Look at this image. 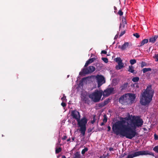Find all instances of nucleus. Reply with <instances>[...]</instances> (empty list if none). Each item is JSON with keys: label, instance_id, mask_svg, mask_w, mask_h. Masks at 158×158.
<instances>
[{"label": "nucleus", "instance_id": "51", "mask_svg": "<svg viewBox=\"0 0 158 158\" xmlns=\"http://www.w3.org/2000/svg\"><path fill=\"white\" fill-rule=\"evenodd\" d=\"M70 139H70V138H69V139H67V142L70 141Z\"/></svg>", "mask_w": 158, "mask_h": 158}, {"label": "nucleus", "instance_id": "16", "mask_svg": "<svg viewBox=\"0 0 158 158\" xmlns=\"http://www.w3.org/2000/svg\"><path fill=\"white\" fill-rule=\"evenodd\" d=\"M118 65L115 67V68L117 70H120L124 67V64L122 62L118 63Z\"/></svg>", "mask_w": 158, "mask_h": 158}, {"label": "nucleus", "instance_id": "30", "mask_svg": "<svg viewBox=\"0 0 158 158\" xmlns=\"http://www.w3.org/2000/svg\"><path fill=\"white\" fill-rule=\"evenodd\" d=\"M153 58L155 59L156 61H158V54H156L153 56Z\"/></svg>", "mask_w": 158, "mask_h": 158}, {"label": "nucleus", "instance_id": "22", "mask_svg": "<svg viewBox=\"0 0 158 158\" xmlns=\"http://www.w3.org/2000/svg\"><path fill=\"white\" fill-rule=\"evenodd\" d=\"M88 150V148L85 147L84 149H83L81 151V154L83 156L85 153L86 152H87Z\"/></svg>", "mask_w": 158, "mask_h": 158}, {"label": "nucleus", "instance_id": "11", "mask_svg": "<svg viewBox=\"0 0 158 158\" xmlns=\"http://www.w3.org/2000/svg\"><path fill=\"white\" fill-rule=\"evenodd\" d=\"M118 48L121 49L122 50L126 49L127 48H129V43L127 42H125L122 45H119Z\"/></svg>", "mask_w": 158, "mask_h": 158}, {"label": "nucleus", "instance_id": "41", "mask_svg": "<svg viewBox=\"0 0 158 158\" xmlns=\"http://www.w3.org/2000/svg\"><path fill=\"white\" fill-rule=\"evenodd\" d=\"M99 106L101 107H103L105 106V105H104V104L103 102L99 103Z\"/></svg>", "mask_w": 158, "mask_h": 158}, {"label": "nucleus", "instance_id": "52", "mask_svg": "<svg viewBox=\"0 0 158 158\" xmlns=\"http://www.w3.org/2000/svg\"><path fill=\"white\" fill-rule=\"evenodd\" d=\"M62 158H66V157L65 156H62Z\"/></svg>", "mask_w": 158, "mask_h": 158}, {"label": "nucleus", "instance_id": "32", "mask_svg": "<svg viewBox=\"0 0 158 158\" xmlns=\"http://www.w3.org/2000/svg\"><path fill=\"white\" fill-rule=\"evenodd\" d=\"M133 35L134 36H135L136 38H139L140 36L139 34L137 33L133 34Z\"/></svg>", "mask_w": 158, "mask_h": 158}, {"label": "nucleus", "instance_id": "49", "mask_svg": "<svg viewBox=\"0 0 158 158\" xmlns=\"http://www.w3.org/2000/svg\"><path fill=\"white\" fill-rule=\"evenodd\" d=\"M118 35H116L115 36L114 39H117L118 38Z\"/></svg>", "mask_w": 158, "mask_h": 158}, {"label": "nucleus", "instance_id": "50", "mask_svg": "<svg viewBox=\"0 0 158 158\" xmlns=\"http://www.w3.org/2000/svg\"><path fill=\"white\" fill-rule=\"evenodd\" d=\"M75 137H73L72 139V141H74V140H75Z\"/></svg>", "mask_w": 158, "mask_h": 158}, {"label": "nucleus", "instance_id": "18", "mask_svg": "<svg viewBox=\"0 0 158 158\" xmlns=\"http://www.w3.org/2000/svg\"><path fill=\"white\" fill-rule=\"evenodd\" d=\"M81 98L83 99V101L85 102L86 103L88 102V99L87 96L85 95H83Z\"/></svg>", "mask_w": 158, "mask_h": 158}, {"label": "nucleus", "instance_id": "47", "mask_svg": "<svg viewBox=\"0 0 158 158\" xmlns=\"http://www.w3.org/2000/svg\"><path fill=\"white\" fill-rule=\"evenodd\" d=\"M105 123H104L103 122L102 123H101V124H100L101 126H102L104 125Z\"/></svg>", "mask_w": 158, "mask_h": 158}, {"label": "nucleus", "instance_id": "21", "mask_svg": "<svg viewBox=\"0 0 158 158\" xmlns=\"http://www.w3.org/2000/svg\"><path fill=\"white\" fill-rule=\"evenodd\" d=\"M139 79L138 77H135L133 78L132 81L134 82H137L139 81Z\"/></svg>", "mask_w": 158, "mask_h": 158}, {"label": "nucleus", "instance_id": "28", "mask_svg": "<svg viewBox=\"0 0 158 158\" xmlns=\"http://www.w3.org/2000/svg\"><path fill=\"white\" fill-rule=\"evenodd\" d=\"M153 150L156 153H158V146H155L153 148Z\"/></svg>", "mask_w": 158, "mask_h": 158}, {"label": "nucleus", "instance_id": "17", "mask_svg": "<svg viewBox=\"0 0 158 158\" xmlns=\"http://www.w3.org/2000/svg\"><path fill=\"white\" fill-rule=\"evenodd\" d=\"M148 39H144L142 40L140 43V45L139 46V47H141L145 44L147 43L148 42Z\"/></svg>", "mask_w": 158, "mask_h": 158}, {"label": "nucleus", "instance_id": "2", "mask_svg": "<svg viewBox=\"0 0 158 158\" xmlns=\"http://www.w3.org/2000/svg\"><path fill=\"white\" fill-rule=\"evenodd\" d=\"M154 91L152 89V85H149L146 89L142 94L140 97V102L143 106L148 105L152 100Z\"/></svg>", "mask_w": 158, "mask_h": 158}, {"label": "nucleus", "instance_id": "4", "mask_svg": "<svg viewBox=\"0 0 158 158\" xmlns=\"http://www.w3.org/2000/svg\"><path fill=\"white\" fill-rule=\"evenodd\" d=\"M77 124L80 127L79 129L81 133L80 136L81 137L84 136L85 135V132L86 130V124L87 123L88 120L85 117H83L81 119H80V118H79L77 120Z\"/></svg>", "mask_w": 158, "mask_h": 158}, {"label": "nucleus", "instance_id": "8", "mask_svg": "<svg viewBox=\"0 0 158 158\" xmlns=\"http://www.w3.org/2000/svg\"><path fill=\"white\" fill-rule=\"evenodd\" d=\"M146 151H139L134 152L132 154H129L126 158H133L141 155L147 154Z\"/></svg>", "mask_w": 158, "mask_h": 158}, {"label": "nucleus", "instance_id": "33", "mask_svg": "<svg viewBox=\"0 0 158 158\" xmlns=\"http://www.w3.org/2000/svg\"><path fill=\"white\" fill-rule=\"evenodd\" d=\"M120 16H122L123 14V12L121 10L118 11V14Z\"/></svg>", "mask_w": 158, "mask_h": 158}, {"label": "nucleus", "instance_id": "45", "mask_svg": "<svg viewBox=\"0 0 158 158\" xmlns=\"http://www.w3.org/2000/svg\"><path fill=\"white\" fill-rule=\"evenodd\" d=\"M109 150L110 151H114V149L113 148L110 147L109 148Z\"/></svg>", "mask_w": 158, "mask_h": 158}, {"label": "nucleus", "instance_id": "53", "mask_svg": "<svg viewBox=\"0 0 158 158\" xmlns=\"http://www.w3.org/2000/svg\"><path fill=\"white\" fill-rule=\"evenodd\" d=\"M114 10H117V8L115 6H114Z\"/></svg>", "mask_w": 158, "mask_h": 158}, {"label": "nucleus", "instance_id": "27", "mask_svg": "<svg viewBox=\"0 0 158 158\" xmlns=\"http://www.w3.org/2000/svg\"><path fill=\"white\" fill-rule=\"evenodd\" d=\"M104 118L103 120V121L104 123H105L107 122V116L106 115H104L103 116Z\"/></svg>", "mask_w": 158, "mask_h": 158}, {"label": "nucleus", "instance_id": "48", "mask_svg": "<svg viewBox=\"0 0 158 158\" xmlns=\"http://www.w3.org/2000/svg\"><path fill=\"white\" fill-rule=\"evenodd\" d=\"M86 78L85 77H84L82 78L81 80V81L83 82L84 80L86 79Z\"/></svg>", "mask_w": 158, "mask_h": 158}, {"label": "nucleus", "instance_id": "23", "mask_svg": "<svg viewBox=\"0 0 158 158\" xmlns=\"http://www.w3.org/2000/svg\"><path fill=\"white\" fill-rule=\"evenodd\" d=\"M127 84L125 83L121 86V90H123L125 89L127 87Z\"/></svg>", "mask_w": 158, "mask_h": 158}, {"label": "nucleus", "instance_id": "29", "mask_svg": "<svg viewBox=\"0 0 158 158\" xmlns=\"http://www.w3.org/2000/svg\"><path fill=\"white\" fill-rule=\"evenodd\" d=\"M102 59L103 61L105 63H107L108 61V59L107 58L102 57Z\"/></svg>", "mask_w": 158, "mask_h": 158}, {"label": "nucleus", "instance_id": "34", "mask_svg": "<svg viewBox=\"0 0 158 158\" xmlns=\"http://www.w3.org/2000/svg\"><path fill=\"white\" fill-rule=\"evenodd\" d=\"M146 151L147 152L146 153H147V154H145V155H152V156H154V154L152 152H150V153H149L148 152V151Z\"/></svg>", "mask_w": 158, "mask_h": 158}, {"label": "nucleus", "instance_id": "6", "mask_svg": "<svg viewBox=\"0 0 158 158\" xmlns=\"http://www.w3.org/2000/svg\"><path fill=\"white\" fill-rule=\"evenodd\" d=\"M95 68L92 66H89L86 68H84L82 71L79 73V75L81 76L84 74H89L94 72L95 70Z\"/></svg>", "mask_w": 158, "mask_h": 158}, {"label": "nucleus", "instance_id": "39", "mask_svg": "<svg viewBox=\"0 0 158 158\" xmlns=\"http://www.w3.org/2000/svg\"><path fill=\"white\" fill-rule=\"evenodd\" d=\"M154 139L156 140H158V136L156 134H155L154 135Z\"/></svg>", "mask_w": 158, "mask_h": 158}, {"label": "nucleus", "instance_id": "14", "mask_svg": "<svg viewBox=\"0 0 158 158\" xmlns=\"http://www.w3.org/2000/svg\"><path fill=\"white\" fill-rule=\"evenodd\" d=\"M73 158H83V156L79 152H77L74 153Z\"/></svg>", "mask_w": 158, "mask_h": 158}, {"label": "nucleus", "instance_id": "46", "mask_svg": "<svg viewBox=\"0 0 158 158\" xmlns=\"http://www.w3.org/2000/svg\"><path fill=\"white\" fill-rule=\"evenodd\" d=\"M108 131H110L111 129V128L110 126H108L107 127Z\"/></svg>", "mask_w": 158, "mask_h": 158}, {"label": "nucleus", "instance_id": "44", "mask_svg": "<svg viewBox=\"0 0 158 158\" xmlns=\"http://www.w3.org/2000/svg\"><path fill=\"white\" fill-rule=\"evenodd\" d=\"M93 130V129L91 128H89L88 130V133H89L91 132Z\"/></svg>", "mask_w": 158, "mask_h": 158}, {"label": "nucleus", "instance_id": "1", "mask_svg": "<svg viewBox=\"0 0 158 158\" xmlns=\"http://www.w3.org/2000/svg\"><path fill=\"white\" fill-rule=\"evenodd\" d=\"M119 119L113 125V131L117 135H120L130 139L135 136L137 127H141L143 123L139 116L133 117L132 119L130 116L120 117Z\"/></svg>", "mask_w": 158, "mask_h": 158}, {"label": "nucleus", "instance_id": "20", "mask_svg": "<svg viewBox=\"0 0 158 158\" xmlns=\"http://www.w3.org/2000/svg\"><path fill=\"white\" fill-rule=\"evenodd\" d=\"M151 69L150 68H144L143 69V73H144L146 72L149 71H151Z\"/></svg>", "mask_w": 158, "mask_h": 158}, {"label": "nucleus", "instance_id": "26", "mask_svg": "<svg viewBox=\"0 0 158 158\" xmlns=\"http://www.w3.org/2000/svg\"><path fill=\"white\" fill-rule=\"evenodd\" d=\"M115 61L118 63L122 62V60L120 57H117L115 59Z\"/></svg>", "mask_w": 158, "mask_h": 158}, {"label": "nucleus", "instance_id": "19", "mask_svg": "<svg viewBox=\"0 0 158 158\" xmlns=\"http://www.w3.org/2000/svg\"><path fill=\"white\" fill-rule=\"evenodd\" d=\"M134 67L132 65L129 66V69L128 71L131 73H133L134 71Z\"/></svg>", "mask_w": 158, "mask_h": 158}, {"label": "nucleus", "instance_id": "38", "mask_svg": "<svg viewBox=\"0 0 158 158\" xmlns=\"http://www.w3.org/2000/svg\"><path fill=\"white\" fill-rule=\"evenodd\" d=\"M66 99V97L65 96L64 94H63V97L61 98V99L63 101H64V100H65Z\"/></svg>", "mask_w": 158, "mask_h": 158}, {"label": "nucleus", "instance_id": "9", "mask_svg": "<svg viewBox=\"0 0 158 158\" xmlns=\"http://www.w3.org/2000/svg\"><path fill=\"white\" fill-rule=\"evenodd\" d=\"M71 116L73 118L75 119L77 121L80 118V115L79 112L76 110H73L71 111Z\"/></svg>", "mask_w": 158, "mask_h": 158}, {"label": "nucleus", "instance_id": "10", "mask_svg": "<svg viewBox=\"0 0 158 158\" xmlns=\"http://www.w3.org/2000/svg\"><path fill=\"white\" fill-rule=\"evenodd\" d=\"M114 90L113 88H107L104 91L103 95L104 96H108L112 93Z\"/></svg>", "mask_w": 158, "mask_h": 158}, {"label": "nucleus", "instance_id": "7", "mask_svg": "<svg viewBox=\"0 0 158 158\" xmlns=\"http://www.w3.org/2000/svg\"><path fill=\"white\" fill-rule=\"evenodd\" d=\"M96 79L98 83V87L99 88L103 84L105 83V78L102 75H97L96 76Z\"/></svg>", "mask_w": 158, "mask_h": 158}, {"label": "nucleus", "instance_id": "40", "mask_svg": "<svg viewBox=\"0 0 158 158\" xmlns=\"http://www.w3.org/2000/svg\"><path fill=\"white\" fill-rule=\"evenodd\" d=\"M61 105L63 107H65L66 106V104L65 103H64V102H62L61 103Z\"/></svg>", "mask_w": 158, "mask_h": 158}, {"label": "nucleus", "instance_id": "24", "mask_svg": "<svg viewBox=\"0 0 158 158\" xmlns=\"http://www.w3.org/2000/svg\"><path fill=\"white\" fill-rule=\"evenodd\" d=\"M61 150L62 149L60 147L56 148L55 151L56 153L58 154L60 152H61Z\"/></svg>", "mask_w": 158, "mask_h": 158}, {"label": "nucleus", "instance_id": "31", "mask_svg": "<svg viewBox=\"0 0 158 158\" xmlns=\"http://www.w3.org/2000/svg\"><path fill=\"white\" fill-rule=\"evenodd\" d=\"M109 100L108 99H106L105 100L104 102H103V103L104 104V105L106 106V104H107L109 102Z\"/></svg>", "mask_w": 158, "mask_h": 158}, {"label": "nucleus", "instance_id": "13", "mask_svg": "<svg viewBox=\"0 0 158 158\" xmlns=\"http://www.w3.org/2000/svg\"><path fill=\"white\" fill-rule=\"evenodd\" d=\"M95 60L96 58H92L89 59L87 61H86V62L85 63L84 67H87L89 64L92 63Z\"/></svg>", "mask_w": 158, "mask_h": 158}, {"label": "nucleus", "instance_id": "12", "mask_svg": "<svg viewBox=\"0 0 158 158\" xmlns=\"http://www.w3.org/2000/svg\"><path fill=\"white\" fill-rule=\"evenodd\" d=\"M127 24V23L126 21V19H125L123 17H122V22L120 24L119 29V30H120L122 28V27L123 28H124L125 25Z\"/></svg>", "mask_w": 158, "mask_h": 158}, {"label": "nucleus", "instance_id": "37", "mask_svg": "<svg viewBox=\"0 0 158 158\" xmlns=\"http://www.w3.org/2000/svg\"><path fill=\"white\" fill-rule=\"evenodd\" d=\"M146 63L145 62H142L141 64V67L142 68L144 66H145Z\"/></svg>", "mask_w": 158, "mask_h": 158}, {"label": "nucleus", "instance_id": "25", "mask_svg": "<svg viewBox=\"0 0 158 158\" xmlns=\"http://www.w3.org/2000/svg\"><path fill=\"white\" fill-rule=\"evenodd\" d=\"M136 60L135 59H131L130 60V62L131 65H133L136 63Z\"/></svg>", "mask_w": 158, "mask_h": 158}, {"label": "nucleus", "instance_id": "5", "mask_svg": "<svg viewBox=\"0 0 158 158\" xmlns=\"http://www.w3.org/2000/svg\"><path fill=\"white\" fill-rule=\"evenodd\" d=\"M102 95V92L98 90H96L89 95V97L95 102L99 101Z\"/></svg>", "mask_w": 158, "mask_h": 158}, {"label": "nucleus", "instance_id": "42", "mask_svg": "<svg viewBox=\"0 0 158 158\" xmlns=\"http://www.w3.org/2000/svg\"><path fill=\"white\" fill-rule=\"evenodd\" d=\"M101 53L106 54L107 53V52L104 50H103L101 51Z\"/></svg>", "mask_w": 158, "mask_h": 158}, {"label": "nucleus", "instance_id": "35", "mask_svg": "<svg viewBox=\"0 0 158 158\" xmlns=\"http://www.w3.org/2000/svg\"><path fill=\"white\" fill-rule=\"evenodd\" d=\"M125 33V30H124L123 31H122L121 32L120 34L119 35L120 37L122 36Z\"/></svg>", "mask_w": 158, "mask_h": 158}, {"label": "nucleus", "instance_id": "15", "mask_svg": "<svg viewBox=\"0 0 158 158\" xmlns=\"http://www.w3.org/2000/svg\"><path fill=\"white\" fill-rule=\"evenodd\" d=\"M158 38V35H155L154 36L150 38L149 39V42L154 43Z\"/></svg>", "mask_w": 158, "mask_h": 158}, {"label": "nucleus", "instance_id": "43", "mask_svg": "<svg viewBox=\"0 0 158 158\" xmlns=\"http://www.w3.org/2000/svg\"><path fill=\"white\" fill-rule=\"evenodd\" d=\"M67 138V136L66 135H64L63 136V137L62 139L63 140H65Z\"/></svg>", "mask_w": 158, "mask_h": 158}, {"label": "nucleus", "instance_id": "36", "mask_svg": "<svg viewBox=\"0 0 158 158\" xmlns=\"http://www.w3.org/2000/svg\"><path fill=\"white\" fill-rule=\"evenodd\" d=\"M95 120H96V119L95 118V116H94V117H93V120H91V123L92 124H94L95 122Z\"/></svg>", "mask_w": 158, "mask_h": 158}, {"label": "nucleus", "instance_id": "3", "mask_svg": "<svg viewBox=\"0 0 158 158\" xmlns=\"http://www.w3.org/2000/svg\"><path fill=\"white\" fill-rule=\"evenodd\" d=\"M135 96L132 94H127L121 96L119 98V102L123 104H131L134 102Z\"/></svg>", "mask_w": 158, "mask_h": 158}]
</instances>
